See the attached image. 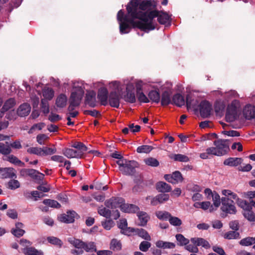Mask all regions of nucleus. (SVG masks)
Returning <instances> with one entry per match:
<instances>
[{
	"label": "nucleus",
	"instance_id": "nucleus-1",
	"mask_svg": "<svg viewBox=\"0 0 255 255\" xmlns=\"http://www.w3.org/2000/svg\"><path fill=\"white\" fill-rule=\"evenodd\" d=\"M152 3L151 0H131L127 4L126 9L129 16L135 17L143 23L151 22L153 24L152 20L158 15L159 11L147 10L152 6H155Z\"/></svg>",
	"mask_w": 255,
	"mask_h": 255
},
{
	"label": "nucleus",
	"instance_id": "nucleus-2",
	"mask_svg": "<svg viewBox=\"0 0 255 255\" xmlns=\"http://www.w3.org/2000/svg\"><path fill=\"white\" fill-rule=\"evenodd\" d=\"M129 16L130 19L125 17V21L119 23L120 32L121 34L128 33L131 28H137L145 32L155 28V25L151 22L143 23L141 21H135V17Z\"/></svg>",
	"mask_w": 255,
	"mask_h": 255
},
{
	"label": "nucleus",
	"instance_id": "nucleus-3",
	"mask_svg": "<svg viewBox=\"0 0 255 255\" xmlns=\"http://www.w3.org/2000/svg\"><path fill=\"white\" fill-rule=\"evenodd\" d=\"M119 166V169L126 175H133L135 173V168L138 167V163L134 160L123 159L116 161Z\"/></svg>",
	"mask_w": 255,
	"mask_h": 255
},
{
	"label": "nucleus",
	"instance_id": "nucleus-4",
	"mask_svg": "<svg viewBox=\"0 0 255 255\" xmlns=\"http://www.w3.org/2000/svg\"><path fill=\"white\" fill-rule=\"evenodd\" d=\"M84 94V92L81 88L79 89L77 91L72 92L71 93L69 99V105L67 109L68 111H73L76 108L80 106Z\"/></svg>",
	"mask_w": 255,
	"mask_h": 255
},
{
	"label": "nucleus",
	"instance_id": "nucleus-5",
	"mask_svg": "<svg viewBox=\"0 0 255 255\" xmlns=\"http://www.w3.org/2000/svg\"><path fill=\"white\" fill-rule=\"evenodd\" d=\"M222 206L221 210L226 214H235L237 209L234 201L228 197H223L221 198Z\"/></svg>",
	"mask_w": 255,
	"mask_h": 255
},
{
	"label": "nucleus",
	"instance_id": "nucleus-6",
	"mask_svg": "<svg viewBox=\"0 0 255 255\" xmlns=\"http://www.w3.org/2000/svg\"><path fill=\"white\" fill-rule=\"evenodd\" d=\"M213 144L216 147L219 156L227 154L230 150V142L228 139H218L215 140Z\"/></svg>",
	"mask_w": 255,
	"mask_h": 255
},
{
	"label": "nucleus",
	"instance_id": "nucleus-7",
	"mask_svg": "<svg viewBox=\"0 0 255 255\" xmlns=\"http://www.w3.org/2000/svg\"><path fill=\"white\" fill-rule=\"evenodd\" d=\"M125 203V200L121 197H112L105 202V206L111 209L120 208L122 210V206Z\"/></svg>",
	"mask_w": 255,
	"mask_h": 255
},
{
	"label": "nucleus",
	"instance_id": "nucleus-8",
	"mask_svg": "<svg viewBox=\"0 0 255 255\" xmlns=\"http://www.w3.org/2000/svg\"><path fill=\"white\" fill-rule=\"evenodd\" d=\"M199 110L202 118H208L210 116L212 110V105L207 101H202L199 105Z\"/></svg>",
	"mask_w": 255,
	"mask_h": 255
},
{
	"label": "nucleus",
	"instance_id": "nucleus-9",
	"mask_svg": "<svg viewBox=\"0 0 255 255\" xmlns=\"http://www.w3.org/2000/svg\"><path fill=\"white\" fill-rule=\"evenodd\" d=\"M225 118L227 122H233L237 119V109L233 103L228 106Z\"/></svg>",
	"mask_w": 255,
	"mask_h": 255
},
{
	"label": "nucleus",
	"instance_id": "nucleus-10",
	"mask_svg": "<svg viewBox=\"0 0 255 255\" xmlns=\"http://www.w3.org/2000/svg\"><path fill=\"white\" fill-rule=\"evenodd\" d=\"M121 96L120 94L116 91L110 93L108 98L109 104L112 107L119 108L120 104Z\"/></svg>",
	"mask_w": 255,
	"mask_h": 255
},
{
	"label": "nucleus",
	"instance_id": "nucleus-11",
	"mask_svg": "<svg viewBox=\"0 0 255 255\" xmlns=\"http://www.w3.org/2000/svg\"><path fill=\"white\" fill-rule=\"evenodd\" d=\"M118 227L121 229V233L124 235L129 236L132 233V230H134V228L128 227V222L125 218L120 219L118 223Z\"/></svg>",
	"mask_w": 255,
	"mask_h": 255
},
{
	"label": "nucleus",
	"instance_id": "nucleus-12",
	"mask_svg": "<svg viewBox=\"0 0 255 255\" xmlns=\"http://www.w3.org/2000/svg\"><path fill=\"white\" fill-rule=\"evenodd\" d=\"M243 114L247 120H251L255 118V106L248 104L244 108Z\"/></svg>",
	"mask_w": 255,
	"mask_h": 255
},
{
	"label": "nucleus",
	"instance_id": "nucleus-13",
	"mask_svg": "<svg viewBox=\"0 0 255 255\" xmlns=\"http://www.w3.org/2000/svg\"><path fill=\"white\" fill-rule=\"evenodd\" d=\"M108 91L105 87L101 88L98 92L97 98L100 101L101 104L103 106H107L108 104Z\"/></svg>",
	"mask_w": 255,
	"mask_h": 255
},
{
	"label": "nucleus",
	"instance_id": "nucleus-14",
	"mask_svg": "<svg viewBox=\"0 0 255 255\" xmlns=\"http://www.w3.org/2000/svg\"><path fill=\"white\" fill-rule=\"evenodd\" d=\"M77 213L74 211H69L67 212V214H63L61 215L59 217V220L61 222L65 223H72L75 221V218L77 215Z\"/></svg>",
	"mask_w": 255,
	"mask_h": 255
},
{
	"label": "nucleus",
	"instance_id": "nucleus-15",
	"mask_svg": "<svg viewBox=\"0 0 255 255\" xmlns=\"http://www.w3.org/2000/svg\"><path fill=\"white\" fill-rule=\"evenodd\" d=\"M96 92L93 91H87L85 97V104L92 108L96 106Z\"/></svg>",
	"mask_w": 255,
	"mask_h": 255
},
{
	"label": "nucleus",
	"instance_id": "nucleus-16",
	"mask_svg": "<svg viewBox=\"0 0 255 255\" xmlns=\"http://www.w3.org/2000/svg\"><path fill=\"white\" fill-rule=\"evenodd\" d=\"M77 150L72 148H65L63 150V154L68 158H82L83 155Z\"/></svg>",
	"mask_w": 255,
	"mask_h": 255
},
{
	"label": "nucleus",
	"instance_id": "nucleus-17",
	"mask_svg": "<svg viewBox=\"0 0 255 255\" xmlns=\"http://www.w3.org/2000/svg\"><path fill=\"white\" fill-rule=\"evenodd\" d=\"M30 111V105L28 103H25L19 106L17 110V114L19 117H24L28 116Z\"/></svg>",
	"mask_w": 255,
	"mask_h": 255
},
{
	"label": "nucleus",
	"instance_id": "nucleus-18",
	"mask_svg": "<svg viewBox=\"0 0 255 255\" xmlns=\"http://www.w3.org/2000/svg\"><path fill=\"white\" fill-rule=\"evenodd\" d=\"M169 196L166 194H159L154 197L151 201V204L156 206L158 204H162L169 200Z\"/></svg>",
	"mask_w": 255,
	"mask_h": 255
},
{
	"label": "nucleus",
	"instance_id": "nucleus-19",
	"mask_svg": "<svg viewBox=\"0 0 255 255\" xmlns=\"http://www.w3.org/2000/svg\"><path fill=\"white\" fill-rule=\"evenodd\" d=\"M192 243L197 246H202L205 249L210 248L209 242L203 238H192L190 240Z\"/></svg>",
	"mask_w": 255,
	"mask_h": 255
},
{
	"label": "nucleus",
	"instance_id": "nucleus-20",
	"mask_svg": "<svg viewBox=\"0 0 255 255\" xmlns=\"http://www.w3.org/2000/svg\"><path fill=\"white\" fill-rule=\"evenodd\" d=\"M137 216L139 221L138 225L143 227L146 226L148 221L150 219L149 215L145 212L139 211L137 213Z\"/></svg>",
	"mask_w": 255,
	"mask_h": 255
},
{
	"label": "nucleus",
	"instance_id": "nucleus-21",
	"mask_svg": "<svg viewBox=\"0 0 255 255\" xmlns=\"http://www.w3.org/2000/svg\"><path fill=\"white\" fill-rule=\"evenodd\" d=\"M139 210V208L134 204L124 203L122 206V211L125 213H137Z\"/></svg>",
	"mask_w": 255,
	"mask_h": 255
},
{
	"label": "nucleus",
	"instance_id": "nucleus-22",
	"mask_svg": "<svg viewBox=\"0 0 255 255\" xmlns=\"http://www.w3.org/2000/svg\"><path fill=\"white\" fill-rule=\"evenodd\" d=\"M134 230H132V233H135L139 237L146 241H150L151 237L148 232L144 229L134 228Z\"/></svg>",
	"mask_w": 255,
	"mask_h": 255
},
{
	"label": "nucleus",
	"instance_id": "nucleus-23",
	"mask_svg": "<svg viewBox=\"0 0 255 255\" xmlns=\"http://www.w3.org/2000/svg\"><path fill=\"white\" fill-rule=\"evenodd\" d=\"M156 188L159 192L161 193L169 192L171 190V186L163 181L158 182L156 184Z\"/></svg>",
	"mask_w": 255,
	"mask_h": 255
},
{
	"label": "nucleus",
	"instance_id": "nucleus-24",
	"mask_svg": "<svg viewBox=\"0 0 255 255\" xmlns=\"http://www.w3.org/2000/svg\"><path fill=\"white\" fill-rule=\"evenodd\" d=\"M242 161L243 159L242 158L229 157L224 160V164L230 166H237L241 164Z\"/></svg>",
	"mask_w": 255,
	"mask_h": 255
},
{
	"label": "nucleus",
	"instance_id": "nucleus-25",
	"mask_svg": "<svg viewBox=\"0 0 255 255\" xmlns=\"http://www.w3.org/2000/svg\"><path fill=\"white\" fill-rule=\"evenodd\" d=\"M67 103V97L64 94H60L57 96L55 101L56 106L60 108H64Z\"/></svg>",
	"mask_w": 255,
	"mask_h": 255
},
{
	"label": "nucleus",
	"instance_id": "nucleus-26",
	"mask_svg": "<svg viewBox=\"0 0 255 255\" xmlns=\"http://www.w3.org/2000/svg\"><path fill=\"white\" fill-rule=\"evenodd\" d=\"M172 104L170 93L168 91H164L162 92L161 96V105L162 106H166Z\"/></svg>",
	"mask_w": 255,
	"mask_h": 255
},
{
	"label": "nucleus",
	"instance_id": "nucleus-27",
	"mask_svg": "<svg viewBox=\"0 0 255 255\" xmlns=\"http://www.w3.org/2000/svg\"><path fill=\"white\" fill-rule=\"evenodd\" d=\"M211 155L219 156V155L218 154V151L217 149H216V146L215 147H210L207 148L205 152L200 153V157L202 159H205L208 158L209 156Z\"/></svg>",
	"mask_w": 255,
	"mask_h": 255
},
{
	"label": "nucleus",
	"instance_id": "nucleus-28",
	"mask_svg": "<svg viewBox=\"0 0 255 255\" xmlns=\"http://www.w3.org/2000/svg\"><path fill=\"white\" fill-rule=\"evenodd\" d=\"M172 104L181 107L185 104V100L184 97L180 94H175L172 99Z\"/></svg>",
	"mask_w": 255,
	"mask_h": 255
},
{
	"label": "nucleus",
	"instance_id": "nucleus-29",
	"mask_svg": "<svg viewBox=\"0 0 255 255\" xmlns=\"http://www.w3.org/2000/svg\"><path fill=\"white\" fill-rule=\"evenodd\" d=\"M28 176L31 178L37 181H41L43 179L44 175L39 172L38 171L33 169H29Z\"/></svg>",
	"mask_w": 255,
	"mask_h": 255
},
{
	"label": "nucleus",
	"instance_id": "nucleus-30",
	"mask_svg": "<svg viewBox=\"0 0 255 255\" xmlns=\"http://www.w3.org/2000/svg\"><path fill=\"white\" fill-rule=\"evenodd\" d=\"M15 105V101L13 98H9L5 101L3 106L0 110L1 113L2 115L9 110V109L13 108Z\"/></svg>",
	"mask_w": 255,
	"mask_h": 255
},
{
	"label": "nucleus",
	"instance_id": "nucleus-31",
	"mask_svg": "<svg viewBox=\"0 0 255 255\" xmlns=\"http://www.w3.org/2000/svg\"><path fill=\"white\" fill-rule=\"evenodd\" d=\"M156 247L160 249H173L175 247V244L173 243L164 242L162 240L157 241L155 243Z\"/></svg>",
	"mask_w": 255,
	"mask_h": 255
},
{
	"label": "nucleus",
	"instance_id": "nucleus-32",
	"mask_svg": "<svg viewBox=\"0 0 255 255\" xmlns=\"http://www.w3.org/2000/svg\"><path fill=\"white\" fill-rule=\"evenodd\" d=\"M148 97L152 102L158 104L160 102V95L156 90H151L148 94Z\"/></svg>",
	"mask_w": 255,
	"mask_h": 255
},
{
	"label": "nucleus",
	"instance_id": "nucleus-33",
	"mask_svg": "<svg viewBox=\"0 0 255 255\" xmlns=\"http://www.w3.org/2000/svg\"><path fill=\"white\" fill-rule=\"evenodd\" d=\"M124 100L126 102L134 103L136 101V98L134 91L127 88L126 94L124 96Z\"/></svg>",
	"mask_w": 255,
	"mask_h": 255
},
{
	"label": "nucleus",
	"instance_id": "nucleus-34",
	"mask_svg": "<svg viewBox=\"0 0 255 255\" xmlns=\"http://www.w3.org/2000/svg\"><path fill=\"white\" fill-rule=\"evenodd\" d=\"M14 169L12 167L4 168L2 171V176L5 178H16V175L14 173Z\"/></svg>",
	"mask_w": 255,
	"mask_h": 255
},
{
	"label": "nucleus",
	"instance_id": "nucleus-35",
	"mask_svg": "<svg viewBox=\"0 0 255 255\" xmlns=\"http://www.w3.org/2000/svg\"><path fill=\"white\" fill-rule=\"evenodd\" d=\"M122 245L120 241L116 239H113L111 240L110 249L113 251H119L122 249Z\"/></svg>",
	"mask_w": 255,
	"mask_h": 255
},
{
	"label": "nucleus",
	"instance_id": "nucleus-36",
	"mask_svg": "<svg viewBox=\"0 0 255 255\" xmlns=\"http://www.w3.org/2000/svg\"><path fill=\"white\" fill-rule=\"evenodd\" d=\"M72 147L77 149V151L80 152V153H82L84 155V152L87 151L88 147L81 142H75L71 145Z\"/></svg>",
	"mask_w": 255,
	"mask_h": 255
},
{
	"label": "nucleus",
	"instance_id": "nucleus-37",
	"mask_svg": "<svg viewBox=\"0 0 255 255\" xmlns=\"http://www.w3.org/2000/svg\"><path fill=\"white\" fill-rule=\"evenodd\" d=\"M68 242L72 245L75 248L82 249L84 242L79 239L74 238H70L68 239Z\"/></svg>",
	"mask_w": 255,
	"mask_h": 255
},
{
	"label": "nucleus",
	"instance_id": "nucleus-38",
	"mask_svg": "<svg viewBox=\"0 0 255 255\" xmlns=\"http://www.w3.org/2000/svg\"><path fill=\"white\" fill-rule=\"evenodd\" d=\"M237 203L239 207L243 209L244 211H248L250 209H252L251 202L249 203L246 200L240 199L237 202Z\"/></svg>",
	"mask_w": 255,
	"mask_h": 255
},
{
	"label": "nucleus",
	"instance_id": "nucleus-39",
	"mask_svg": "<svg viewBox=\"0 0 255 255\" xmlns=\"http://www.w3.org/2000/svg\"><path fill=\"white\" fill-rule=\"evenodd\" d=\"M42 94L44 99L51 100L54 97V91L51 88H44L42 90Z\"/></svg>",
	"mask_w": 255,
	"mask_h": 255
},
{
	"label": "nucleus",
	"instance_id": "nucleus-40",
	"mask_svg": "<svg viewBox=\"0 0 255 255\" xmlns=\"http://www.w3.org/2000/svg\"><path fill=\"white\" fill-rule=\"evenodd\" d=\"M239 243L243 246H250L255 245V237H246L242 239Z\"/></svg>",
	"mask_w": 255,
	"mask_h": 255
},
{
	"label": "nucleus",
	"instance_id": "nucleus-41",
	"mask_svg": "<svg viewBox=\"0 0 255 255\" xmlns=\"http://www.w3.org/2000/svg\"><path fill=\"white\" fill-rule=\"evenodd\" d=\"M215 111L217 115H222L225 108V105L221 102H217L214 106Z\"/></svg>",
	"mask_w": 255,
	"mask_h": 255
},
{
	"label": "nucleus",
	"instance_id": "nucleus-42",
	"mask_svg": "<svg viewBox=\"0 0 255 255\" xmlns=\"http://www.w3.org/2000/svg\"><path fill=\"white\" fill-rule=\"evenodd\" d=\"M23 253L26 255H43L42 252L38 251L32 247H28L23 249Z\"/></svg>",
	"mask_w": 255,
	"mask_h": 255
},
{
	"label": "nucleus",
	"instance_id": "nucleus-43",
	"mask_svg": "<svg viewBox=\"0 0 255 255\" xmlns=\"http://www.w3.org/2000/svg\"><path fill=\"white\" fill-rule=\"evenodd\" d=\"M7 161L9 162L13 163L15 165H17L19 166L23 167L25 166L24 162H22L15 156L10 154L7 157Z\"/></svg>",
	"mask_w": 255,
	"mask_h": 255
},
{
	"label": "nucleus",
	"instance_id": "nucleus-44",
	"mask_svg": "<svg viewBox=\"0 0 255 255\" xmlns=\"http://www.w3.org/2000/svg\"><path fill=\"white\" fill-rule=\"evenodd\" d=\"M176 239L178 242V245L180 246L187 245L189 243V240L185 238L184 236L180 234H177L175 236Z\"/></svg>",
	"mask_w": 255,
	"mask_h": 255
},
{
	"label": "nucleus",
	"instance_id": "nucleus-45",
	"mask_svg": "<svg viewBox=\"0 0 255 255\" xmlns=\"http://www.w3.org/2000/svg\"><path fill=\"white\" fill-rule=\"evenodd\" d=\"M40 108L42 112L44 115H47L49 113V105L47 100L41 99Z\"/></svg>",
	"mask_w": 255,
	"mask_h": 255
},
{
	"label": "nucleus",
	"instance_id": "nucleus-46",
	"mask_svg": "<svg viewBox=\"0 0 255 255\" xmlns=\"http://www.w3.org/2000/svg\"><path fill=\"white\" fill-rule=\"evenodd\" d=\"M157 20L158 22L161 24H166L169 20V16L166 12H162V14H159V12L158 14Z\"/></svg>",
	"mask_w": 255,
	"mask_h": 255
},
{
	"label": "nucleus",
	"instance_id": "nucleus-47",
	"mask_svg": "<svg viewBox=\"0 0 255 255\" xmlns=\"http://www.w3.org/2000/svg\"><path fill=\"white\" fill-rule=\"evenodd\" d=\"M47 240L48 243L53 245L57 246L59 248H61L63 245V243L60 239L53 236L47 237Z\"/></svg>",
	"mask_w": 255,
	"mask_h": 255
},
{
	"label": "nucleus",
	"instance_id": "nucleus-48",
	"mask_svg": "<svg viewBox=\"0 0 255 255\" xmlns=\"http://www.w3.org/2000/svg\"><path fill=\"white\" fill-rule=\"evenodd\" d=\"M144 163L148 166L157 167L159 165V161L155 158L150 157L144 159Z\"/></svg>",
	"mask_w": 255,
	"mask_h": 255
},
{
	"label": "nucleus",
	"instance_id": "nucleus-49",
	"mask_svg": "<svg viewBox=\"0 0 255 255\" xmlns=\"http://www.w3.org/2000/svg\"><path fill=\"white\" fill-rule=\"evenodd\" d=\"M156 217L159 220H168L171 214L167 211H157L155 213Z\"/></svg>",
	"mask_w": 255,
	"mask_h": 255
},
{
	"label": "nucleus",
	"instance_id": "nucleus-50",
	"mask_svg": "<svg viewBox=\"0 0 255 255\" xmlns=\"http://www.w3.org/2000/svg\"><path fill=\"white\" fill-rule=\"evenodd\" d=\"M153 147L152 146L148 145H143L138 146L136 149L137 152L139 153H149L152 149Z\"/></svg>",
	"mask_w": 255,
	"mask_h": 255
},
{
	"label": "nucleus",
	"instance_id": "nucleus-51",
	"mask_svg": "<svg viewBox=\"0 0 255 255\" xmlns=\"http://www.w3.org/2000/svg\"><path fill=\"white\" fill-rule=\"evenodd\" d=\"M222 194L223 195H224L225 197H228V198H229V197H230L231 198H232L234 200H235L236 201V202H237L238 201V200H239L240 199L238 197V195L236 193L233 192L232 191H231L230 190H227V189L223 190L222 191Z\"/></svg>",
	"mask_w": 255,
	"mask_h": 255
},
{
	"label": "nucleus",
	"instance_id": "nucleus-52",
	"mask_svg": "<svg viewBox=\"0 0 255 255\" xmlns=\"http://www.w3.org/2000/svg\"><path fill=\"white\" fill-rule=\"evenodd\" d=\"M224 237L228 240L236 239L240 238V234L236 231H231L226 233Z\"/></svg>",
	"mask_w": 255,
	"mask_h": 255
},
{
	"label": "nucleus",
	"instance_id": "nucleus-53",
	"mask_svg": "<svg viewBox=\"0 0 255 255\" xmlns=\"http://www.w3.org/2000/svg\"><path fill=\"white\" fill-rule=\"evenodd\" d=\"M43 203L46 205H48L52 208H60L61 207L60 204L56 200L51 199H44Z\"/></svg>",
	"mask_w": 255,
	"mask_h": 255
},
{
	"label": "nucleus",
	"instance_id": "nucleus-54",
	"mask_svg": "<svg viewBox=\"0 0 255 255\" xmlns=\"http://www.w3.org/2000/svg\"><path fill=\"white\" fill-rule=\"evenodd\" d=\"M171 158L173 159L175 161L179 162H188L189 161V158L185 155L181 154H175L173 155Z\"/></svg>",
	"mask_w": 255,
	"mask_h": 255
},
{
	"label": "nucleus",
	"instance_id": "nucleus-55",
	"mask_svg": "<svg viewBox=\"0 0 255 255\" xmlns=\"http://www.w3.org/2000/svg\"><path fill=\"white\" fill-rule=\"evenodd\" d=\"M243 214L245 218L248 221L251 222H255V214L253 212L252 209L243 211Z\"/></svg>",
	"mask_w": 255,
	"mask_h": 255
},
{
	"label": "nucleus",
	"instance_id": "nucleus-56",
	"mask_svg": "<svg viewBox=\"0 0 255 255\" xmlns=\"http://www.w3.org/2000/svg\"><path fill=\"white\" fill-rule=\"evenodd\" d=\"M82 249L86 252H97L96 247L94 242H90L88 244L84 242Z\"/></svg>",
	"mask_w": 255,
	"mask_h": 255
},
{
	"label": "nucleus",
	"instance_id": "nucleus-57",
	"mask_svg": "<svg viewBox=\"0 0 255 255\" xmlns=\"http://www.w3.org/2000/svg\"><path fill=\"white\" fill-rule=\"evenodd\" d=\"M101 225L106 230H110L115 225L114 222L110 218L108 220H104L102 221Z\"/></svg>",
	"mask_w": 255,
	"mask_h": 255
},
{
	"label": "nucleus",
	"instance_id": "nucleus-58",
	"mask_svg": "<svg viewBox=\"0 0 255 255\" xmlns=\"http://www.w3.org/2000/svg\"><path fill=\"white\" fill-rule=\"evenodd\" d=\"M198 204L200 206V208L204 210H206L208 209H209L210 212H212L215 210L209 201L200 202Z\"/></svg>",
	"mask_w": 255,
	"mask_h": 255
},
{
	"label": "nucleus",
	"instance_id": "nucleus-59",
	"mask_svg": "<svg viewBox=\"0 0 255 255\" xmlns=\"http://www.w3.org/2000/svg\"><path fill=\"white\" fill-rule=\"evenodd\" d=\"M11 151V149L8 145L5 144L3 143L0 142V153L3 155L9 154Z\"/></svg>",
	"mask_w": 255,
	"mask_h": 255
},
{
	"label": "nucleus",
	"instance_id": "nucleus-60",
	"mask_svg": "<svg viewBox=\"0 0 255 255\" xmlns=\"http://www.w3.org/2000/svg\"><path fill=\"white\" fill-rule=\"evenodd\" d=\"M98 212L100 215L106 218L107 219H110L112 215L111 211L106 207L99 209Z\"/></svg>",
	"mask_w": 255,
	"mask_h": 255
},
{
	"label": "nucleus",
	"instance_id": "nucleus-61",
	"mask_svg": "<svg viewBox=\"0 0 255 255\" xmlns=\"http://www.w3.org/2000/svg\"><path fill=\"white\" fill-rule=\"evenodd\" d=\"M174 184H176L179 182H181L183 180V178L182 176L181 172L179 171H175L172 174Z\"/></svg>",
	"mask_w": 255,
	"mask_h": 255
},
{
	"label": "nucleus",
	"instance_id": "nucleus-62",
	"mask_svg": "<svg viewBox=\"0 0 255 255\" xmlns=\"http://www.w3.org/2000/svg\"><path fill=\"white\" fill-rule=\"evenodd\" d=\"M169 223L173 226H180L182 225V221L177 217L172 216L171 215L168 220Z\"/></svg>",
	"mask_w": 255,
	"mask_h": 255
},
{
	"label": "nucleus",
	"instance_id": "nucleus-63",
	"mask_svg": "<svg viewBox=\"0 0 255 255\" xmlns=\"http://www.w3.org/2000/svg\"><path fill=\"white\" fill-rule=\"evenodd\" d=\"M27 152L30 154L42 156V148L32 147L27 149Z\"/></svg>",
	"mask_w": 255,
	"mask_h": 255
},
{
	"label": "nucleus",
	"instance_id": "nucleus-64",
	"mask_svg": "<svg viewBox=\"0 0 255 255\" xmlns=\"http://www.w3.org/2000/svg\"><path fill=\"white\" fill-rule=\"evenodd\" d=\"M148 241H144L140 243L139 249L141 251L146 252L150 248L151 244Z\"/></svg>",
	"mask_w": 255,
	"mask_h": 255
}]
</instances>
